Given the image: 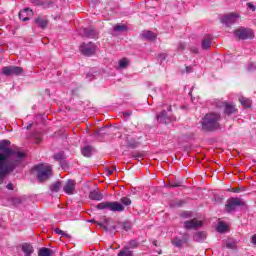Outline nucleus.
Here are the masks:
<instances>
[{
	"label": "nucleus",
	"mask_w": 256,
	"mask_h": 256,
	"mask_svg": "<svg viewBox=\"0 0 256 256\" xmlns=\"http://www.w3.org/2000/svg\"><path fill=\"white\" fill-rule=\"evenodd\" d=\"M96 46L93 43H83L80 46V51L82 55H85L86 57H91L95 53Z\"/></svg>",
	"instance_id": "1a4fd4ad"
},
{
	"label": "nucleus",
	"mask_w": 256,
	"mask_h": 256,
	"mask_svg": "<svg viewBox=\"0 0 256 256\" xmlns=\"http://www.w3.org/2000/svg\"><path fill=\"white\" fill-rule=\"evenodd\" d=\"M233 193H239V189L238 188H234L233 189Z\"/></svg>",
	"instance_id": "4d7b16f0"
},
{
	"label": "nucleus",
	"mask_w": 256,
	"mask_h": 256,
	"mask_svg": "<svg viewBox=\"0 0 256 256\" xmlns=\"http://www.w3.org/2000/svg\"><path fill=\"white\" fill-rule=\"evenodd\" d=\"M246 5H247L248 9H250L251 11H256V7L254 6L253 3L248 2Z\"/></svg>",
	"instance_id": "a19ab883"
},
{
	"label": "nucleus",
	"mask_w": 256,
	"mask_h": 256,
	"mask_svg": "<svg viewBox=\"0 0 256 256\" xmlns=\"http://www.w3.org/2000/svg\"><path fill=\"white\" fill-rule=\"evenodd\" d=\"M113 169H114V171L116 170V168H115V167H114Z\"/></svg>",
	"instance_id": "69168bd1"
},
{
	"label": "nucleus",
	"mask_w": 256,
	"mask_h": 256,
	"mask_svg": "<svg viewBox=\"0 0 256 256\" xmlns=\"http://www.w3.org/2000/svg\"><path fill=\"white\" fill-rule=\"evenodd\" d=\"M64 193L67 195H73L75 193V181L74 180H67L66 184L63 187Z\"/></svg>",
	"instance_id": "f8f14e48"
},
{
	"label": "nucleus",
	"mask_w": 256,
	"mask_h": 256,
	"mask_svg": "<svg viewBox=\"0 0 256 256\" xmlns=\"http://www.w3.org/2000/svg\"><path fill=\"white\" fill-rule=\"evenodd\" d=\"M84 37H87L88 39H97V37H99V32H97V30L91 27L85 28Z\"/></svg>",
	"instance_id": "2eb2a0df"
},
{
	"label": "nucleus",
	"mask_w": 256,
	"mask_h": 256,
	"mask_svg": "<svg viewBox=\"0 0 256 256\" xmlns=\"http://www.w3.org/2000/svg\"><path fill=\"white\" fill-rule=\"evenodd\" d=\"M127 67H129V60H127V58H124L119 61L118 69H127Z\"/></svg>",
	"instance_id": "c85d7f7f"
},
{
	"label": "nucleus",
	"mask_w": 256,
	"mask_h": 256,
	"mask_svg": "<svg viewBox=\"0 0 256 256\" xmlns=\"http://www.w3.org/2000/svg\"><path fill=\"white\" fill-rule=\"evenodd\" d=\"M224 113H226V115H233V113H237V108H235L233 104H226Z\"/></svg>",
	"instance_id": "4be33fe9"
},
{
	"label": "nucleus",
	"mask_w": 256,
	"mask_h": 256,
	"mask_svg": "<svg viewBox=\"0 0 256 256\" xmlns=\"http://www.w3.org/2000/svg\"><path fill=\"white\" fill-rule=\"evenodd\" d=\"M114 31H116V33H121L123 31H127V27H125V25L117 24L114 26Z\"/></svg>",
	"instance_id": "72a5a7b5"
},
{
	"label": "nucleus",
	"mask_w": 256,
	"mask_h": 256,
	"mask_svg": "<svg viewBox=\"0 0 256 256\" xmlns=\"http://www.w3.org/2000/svg\"><path fill=\"white\" fill-rule=\"evenodd\" d=\"M123 115H124V117H131L132 112L125 111V112H123Z\"/></svg>",
	"instance_id": "8fccbe9b"
},
{
	"label": "nucleus",
	"mask_w": 256,
	"mask_h": 256,
	"mask_svg": "<svg viewBox=\"0 0 256 256\" xmlns=\"http://www.w3.org/2000/svg\"><path fill=\"white\" fill-rule=\"evenodd\" d=\"M225 231H227V224H225V222H219L217 226V232L225 233Z\"/></svg>",
	"instance_id": "7c9ffc66"
},
{
	"label": "nucleus",
	"mask_w": 256,
	"mask_h": 256,
	"mask_svg": "<svg viewBox=\"0 0 256 256\" xmlns=\"http://www.w3.org/2000/svg\"><path fill=\"white\" fill-rule=\"evenodd\" d=\"M51 255H53V250L46 247L41 248L38 252V256H51Z\"/></svg>",
	"instance_id": "5701e85b"
},
{
	"label": "nucleus",
	"mask_w": 256,
	"mask_h": 256,
	"mask_svg": "<svg viewBox=\"0 0 256 256\" xmlns=\"http://www.w3.org/2000/svg\"><path fill=\"white\" fill-rule=\"evenodd\" d=\"M185 203L183 200H180L174 204V207H181Z\"/></svg>",
	"instance_id": "de8ad7c7"
},
{
	"label": "nucleus",
	"mask_w": 256,
	"mask_h": 256,
	"mask_svg": "<svg viewBox=\"0 0 256 256\" xmlns=\"http://www.w3.org/2000/svg\"><path fill=\"white\" fill-rule=\"evenodd\" d=\"M213 41V36L206 34L202 40V49L207 50L211 48V42Z\"/></svg>",
	"instance_id": "f3484780"
},
{
	"label": "nucleus",
	"mask_w": 256,
	"mask_h": 256,
	"mask_svg": "<svg viewBox=\"0 0 256 256\" xmlns=\"http://www.w3.org/2000/svg\"><path fill=\"white\" fill-rule=\"evenodd\" d=\"M141 35L144 39H147L148 41H154V39H157V35L152 31H143Z\"/></svg>",
	"instance_id": "412c9836"
},
{
	"label": "nucleus",
	"mask_w": 256,
	"mask_h": 256,
	"mask_svg": "<svg viewBox=\"0 0 256 256\" xmlns=\"http://www.w3.org/2000/svg\"><path fill=\"white\" fill-rule=\"evenodd\" d=\"M96 135H99V132H96Z\"/></svg>",
	"instance_id": "0e129e2a"
},
{
	"label": "nucleus",
	"mask_w": 256,
	"mask_h": 256,
	"mask_svg": "<svg viewBox=\"0 0 256 256\" xmlns=\"http://www.w3.org/2000/svg\"><path fill=\"white\" fill-rule=\"evenodd\" d=\"M128 147H131L132 149H135V147H137V144L128 142Z\"/></svg>",
	"instance_id": "603ef678"
},
{
	"label": "nucleus",
	"mask_w": 256,
	"mask_h": 256,
	"mask_svg": "<svg viewBox=\"0 0 256 256\" xmlns=\"http://www.w3.org/2000/svg\"><path fill=\"white\" fill-rule=\"evenodd\" d=\"M2 73L7 77L11 75H21L23 73V68L19 66H6L2 68Z\"/></svg>",
	"instance_id": "6e6552de"
},
{
	"label": "nucleus",
	"mask_w": 256,
	"mask_h": 256,
	"mask_svg": "<svg viewBox=\"0 0 256 256\" xmlns=\"http://www.w3.org/2000/svg\"><path fill=\"white\" fill-rule=\"evenodd\" d=\"M118 256H133V252L129 248L125 247L118 253Z\"/></svg>",
	"instance_id": "2f4dec72"
},
{
	"label": "nucleus",
	"mask_w": 256,
	"mask_h": 256,
	"mask_svg": "<svg viewBox=\"0 0 256 256\" xmlns=\"http://www.w3.org/2000/svg\"><path fill=\"white\" fill-rule=\"evenodd\" d=\"M94 223H97V225H99V223H101V222L94 221Z\"/></svg>",
	"instance_id": "680f3d73"
},
{
	"label": "nucleus",
	"mask_w": 256,
	"mask_h": 256,
	"mask_svg": "<svg viewBox=\"0 0 256 256\" xmlns=\"http://www.w3.org/2000/svg\"><path fill=\"white\" fill-rule=\"evenodd\" d=\"M59 189H61V182H55L54 184H52L50 186V191H52L53 193H59Z\"/></svg>",
	"instance_id": "c756f323"
},
{
	"label": "nucleus",
	"mask_w": 256,
	"mask_h": 256,
	"mask_svg": "<svg viewBox=\"0 0 256 256\" xmlns=\"http://www.w3.org/2000/svg\"><path fill=\"white\" fill-rule=\"evenodd\" d=\"M205 239H207V233L205 231L195 232L193 235V240L196 241V243H203Z\"/></svg>",
	"instance_id": "a211bd4d"
},
{
	"label": "nucleus",
	"mask_w": 256,
	"mask_h": 256,
	"mask_svg": "<svg viewBox=\"0 0 256 256\" xmlns=\"http://www.w3.org/2000/svg\"><path fill=\"white\" fill-rule=\"evenodd\" d=\"M134 157H135V159H143V157H145V155H143V154H136Z\"/></svg>",
	"instance_id": "864d4df0"
},
{
	"label": "nucleus",
	"mask_w": 256,
	"mask_h": 256,
	"mask_svg": "<svg viewBox=\"0 0 256 256\" xmlns=\"http://www.w3.org/2000/svg\"><path fill=\"white\" fill-rule=\"evenodd\" d=\"M31 125H32V124H29V125L26 127V129H27V130L31 129Z\"/></svg>",
	"instance_id": "13d9d810"
},
{
	"label": "nucleus",
	"mask_w": 256,
	"mask_h": 256,
	"mask_svg": "<svg viewBox=\"0 0 256 256\" xmlns=\"http://www.w3.org/2000/svg\"><path fill=\"white\" fill-rule=\"evenodd\" d=\"M226 247L227 249H235V247H237V242L235 240H227L226 241Z\"/></svg>",
	"instance_id": "473e14b6"
},
{
	"label": "nucleus",
	"mask_w": 256,
	"mask_h": 256,
	"mask_svg": "<svg viewBox=\"0 0 256 256\" xmlns=\"http://www.w3.org/2000/svg\"><path fill=\"white\" fill-rule=\"evenodd\" d=\"M185 71H186V73H193V67L186 66Z\"/></svg>",
	"instance_id": "49530a36"
},
{
	"label": "nucleus",
	"mask_w": 256,
	"mask_h": 256,
	"mask_svg": "<svg viewBox=\"0 0 256 256\" xmlns=\"http://www.w3.org/2000/svg\"><path fill=\"white\" fill-rule=\"evenodd\" d=\"M199 227H203V222L195 218L184 222V229L188 231L191 229H199Z\"/></svg>",
	"instance_id": "9d476101"
},
{
	"label": "nucleus",
	"mask_w": 256,
	"mask_h": 256,
	"mask_svg": "<svg viewBox=\"0 0 256 256\" xmlns=\"http://www.w3.org/2000/svg\"><path fill=\"white\" fill-rule=\"evenodd\" d=\"M6 189H8L9 191H13L15 189V186L13 185V183H8Z\"/></svg>",
	"instance_id": "37998d69"
},
{
	"label": "nucleus",
	"mask_w": 256,
	"mask_h": 256,
	"mask_svg": "<svg viewBox=\"0 0 256 256\" xmlns=\"http://www.w3.org/2000/svg\"><path fill=\"white\" fill-rule=\"evenodd\" d=\"M98 225H99L100 229H103L106 232L110 231V233H113V231H115L118 228L115 225L108 227L107 225H105L103 223H98Z\"/></svg>",
	"instance_id": "a878e982"
},
{
	"label": "nucleus",
	"mask_w": 256,
	"mask_h": 256,
	"mask_svg": "<svg viewBox=\"0 0 256 256\" xmlns=\"http://www.w3.org/2000/svg\"><path fill=\"white\" fill-rule=\"evenodd\" d=\"M112 173H113V171H109V172H108V175H111Z\"/></svg>",
	"instance_id": "bf43d9fd"
},
{
	"label": "nucleus",
	"mask_w": 256,
	"mask_h": 256,
	"mask_svg": "<svg viewBox=\"0 0 256 256\" xmlns=\"http://www.w3.org/2000/svg\"><path fill=\"white\" fill-rule=\"evenodd\" d=\"M168 111H171V106L169 107Z\"/></svg>",
	"instance_id": "e2e57ef3"
},
{
	"label": "nucleus",
	"mask_w": 256,
	"mask_h": 256,
	"mask_svg": "<svg viewBox=\"0 0 256 256\" xmlns=\"http://www.w3.org/2000/svg\"><path fill=\"white\" fill-rule=\"evenodd\" d=\"M171 187H180V184L179 183H173V184H171Z\"/></svg>",
	"instance_id": "6e6d98bb"
},
{
	"label": "nucleus",
	"mask_w": 256,
	"mask_h": 256,
	"mask_svg": "<svg viewBox=\"0 0 256 256\" xmlns=\"http://www.w3.org/2000/svg\"><path fill=\"white\" fill-rule=\"evenodd\" d=\"M34 23L40 27V29H47V26L49 25V20H47V17L45 16H37L34 19Z\"/></svg>",
	"instance_id": "ddd939ff"
},
{
	"label": "nucleus",
	"mask_w": 256,
	"mask_h": 256,
	"mask_svg": "<svg viewBox=\"0 0 256 256\" xmlns=\"http://www.w3.org/2000/svg\"><path fill=\"white\" fill-rule=\"evenodd\" d=\"M239 21V15L235 13H230L227 15H224L221 18V23L225 25L226 27H231V25H235Z\"/></svg>",
	"instance_id": "0eeeda50"
},
{
	"label": "nucleus",
	"mask_w": 256,
	"mask_h": 256,
	"mask_svg": "<svg viewBox=\"0 0 256 256\" xmlns=\"http://www.w3.org/2000/svg\"><path fill=\"white\" fill-rule=\"evenodd\" d=\"M89 199L92 201H103V199H105V194L97 190H93L89 193Z\"/></svg>",
	"instance_id": "dca6fc26"
},
{
	"label": "nucleus",
	"mask_w": 256,
	"mask_h": 256,
	"mask_svg": "<svg viewBox=\"0 0 256 256\" xmlns=\"http://www.w3.org/2000/svg\"><path fill=\"white\" fill-rule=\"evenodd\" d=\"M248 71H256V64L255 63L248 64Z\"/></svg>",
	"instance_id": "ea45409f"
},
{
	"label": "nucleus",
	"mask_w": 256,
	"mask_h": 256,
	"mask_svg": "<svg viewBox=\"0 0 256 256\" xmlns=\"http://www.w3.org/2000/svg\"><path fill=\"white\" fill-rule=\"evenodd\" d=\"M120 202L105 201L96 205V209H99L100 211L107 209L108 211H112L113 213H123V211H125V206L129 207V205H131V198L122 197L120 199Z\"/></svg>",
	"instance_id": "f03ea898"
},
{
	"label": "nucleus",
	"mask_w": 256,
	"mask_h": 256,
	"mask_svg": "<svg viewBox=\"0 0 256 256\" xmlns=\"http://www.w3.org/2000/svg\"><path fill=\"white\" fill-rule=\"evenodd\" d=\"M35 249L33 248V245L29 243L22 244V252L24 255H33Z\"/></svg>",
	"instance_id": "aec40b11"
},
{
	"label": "nucleus",
	"mask_w": 256,
	"mask_h": 256,
	"mask_svg": "<svg viewBox=\"0 0 256 256\" xmlns=\"http://www.w3.org/2000/svg\"><path fill=\"white\" fill-rule=\"evenodd\" d=\"M53 5L52 1H42L40 3V7H42L43 9H49L51 6Z\"/></svg>",
	"instance_id": "f704fd0d"
},
{
	"label": "nucleus",
	"mask_w": 256,
	"mask_h": 256,
	"mask_svg": "<svg viewBox=\"0 0 256 256\" xmlns=\"http://www.w3.org/2000/svg\"><path fill=\"white\" fill-rule=\"evenodd\" d=\"M12 205H14V207H19V205H21V203H23V201H25L24 197H12L10 199Z\"/></svg>",
	"instance_id": "b1692460"
},
{
	"label": "nucleus",
	"mask_w": 256,
	"mask_h": 256,
	"mask_svg": "<svg viewBox=\"0 0 256 256\" xmlns=\"http://www.w3.org/2000/svg\"><path fill=\"white\" fill-rule=\"evenodd\" d=\"M41 0H30V3H32V5H35V7H41Z\"/></svg>",
	"instance_id": "58836bf2"
},
{
	"label": "nucleus",
	"mask_w": 256,
	"mask_h": 256,
	"mask_svg": "<svg viewBox=\"0 0 256 256\" xmlns=\"http://www.w3.org/2000/svg\"><path fill=\"white\" fill-rule=\"evenodd\" d=\"M221 115L217 113H208L202 119V129L204 131H215L221 129Z\"/></svg>",
	"instance_id": "7ed1b4c3"
},
{
	"label": "nucleus",
	"mask_w": 256,
	"mask_h": 256,
	"mask_svg": "<svg viewBox=\"0 0 256 256\" xmlns=\"http://www.w3.org/2000/svg\"><path fill=\"white\" fill-rule=\"evenodd\" d=\"M25 154L21 151L13 150L11 141H0V185H3L5 177L11 175L17 167L23 165Z\"/></svg>",
	"instance_id": "f257e3e1"
},
{
	"label": "nucleus",
	"mask_w": 256,
	"mask_h": 256,
	"mask_svg": "<svg viewBox=\"0 0 256 256\" xmlns=\"http://www.w3.org/2000/svg\"><path fill=\"white\" fill-rule=\"evenodd\" d=\"M157 121L159 122V123H165V124H167V123H170V121H171V117H169L168 115H167V111H162L160 114H158L157 115Z\"/></svg>",
	"instance_id": "6ab92c4d"
},
{
	"label": "nucleus",
	"mask_w": 256,
	"mask_h": 256,
	"mask_svg": "<svg viewBox=\"0 0 256 256\" xmlns=\"http://www.w3.org/2000/svg\"><path fill=\"white\" fill-rule=\"evenodd\" d=\"M185 47H186L185 43H179L177 49L179 51H185Z\"/></svg>",
	"instance_id": "79ce46f5"
},
{
	"label": "nucleus",
	"mask_w": 256,
	"mask_h": 256,
	"mask_svg": "<svg viewBox=\"0 0 256 256\" xmlns=\"http://www.w3.org/2000/svg\"><path fill=\"white\" fill-rule=\"evenodd\" d=\"M166 59H167V54L161 53L158 55V61H160V63H163V61H165Z\"/></svg>",
	"instance_id": "4c0bfd02"
},
{
	"label": "nucleus",
	"mask_w": 256,
	"mask_h": 256,
	"mask_svg": "<svg viewBox=\"0 0 256 256\" xmlns=\"http://www.w3.org/2000/svg\"><path fill=\"white\" fill-rule=\"evenodd\" d=\"M31 15H33V10H31L30 8H25L24 10H21L18 14L19 19H21V21H29V17H31Z\"/></svg>",
	"instance_id": "4468645a"
},
{
	"label": "nucleus",
	"mask_w": 256,
	"mask_h": 256,
	"mask_svg": "<svg viewBox=\"0 0 256 256\" xmlns=\"http://www.w3.org/2000/svg\"><path fill=\"white\" fill-rule=\"evenodd\" d=\"M86 79H88V81H93V79H95V76L93 74H91V73H88L86 75Z\"/></svg>",
	"instance_id": "c03bdc74"
},
{
	"label": "nucleus",
	"mask_w": 256,
	"mask_h": 256,
	"mask_svg": "<svg viewBox=\"0 0 256 256\" xmlns=\"http://www.w3.org/2000/svg\"><path fill=\"white\" fill-rule=\"evenodd\" d=\"M32 254H24V256H31Z\"/></svg>",
	"instance_id": "052dcab7"
},
{
	"label": "nucleus",
	"mask_w": 256,
	"mask_h": 256,
	"mask_svg": "<svg viewBox=\"0 0 256 256\" xmlns=\"http://www.w3.org/2000/svg\"><path fill=\"white\" fill-rule=\"evenodd\" d=\"M54 233H56V235H61L62 237H66L67 239H69V234L65 233L63 230L59 228H55Z\"/></svg>",
	"instance_id": "c9c22d12"
},
{
	"label": "nucleus",
	"mask_w": 256,
	"mask_h": 256,
	"mask_svg": "<svg viewBox=\"0 0 256 256\" xmlns=\"http://www.w3.org/2000/svg\"><path fill=\"white\" fill-rule=\"evenodd\" d=\"M182 217H184L185 219H189V217H191V212H183Z\"/></svg>",
	"instance_id": "a18cd8bd"
},
{
	"label": "nucleus",
	"mask_w": 256,
	"mask_h": 256,
	"mask_svg": "<svg viewBox=\"0 0 256 256\" xmlns=\"http://www.w3.org/2000/svg\"><path fill=\"white\" fill-rule=\"evenodd\" d=\"M54 159L56 161H63V159H65V156L63 155V152H60L54 155Z\"/></svg>",
	"instance_id": "e433bc0d"
},
{
	"label": "nucleus",
	"mask_w": 256,
	"mask_h": 256,
	"mask_svg": "<svg viewBox=\"0 0 256 256\" xmlns=\"http://www.w3.org/2000/svg\"><path fill=\"white\" fill-rule=\"evenodd\" d=\"M82 155L84 157H91L92 153H93V147L91 146H85L84 148H82Z\"/></svg>",
	"instance_id": "393cba45"
},
{
	"label": "nucleus",
	"mask_w": 256,
	"mask_h": 256,
	"mask_svg": "<svg viewBox=\"0 0 256 256\" xmlns=\"http://www.w3.org/2000/svg\"><path fill=\"white\" fill-rule=\"evenodd\" d=\"M189 241V234L185 233L183 234L182 238L179 237H174L172 239V245H174V247H178L181 248L183 247V245H185V243H187Z\"/></svg>",
	"instance_id": "9b49d317"
},
{
	"label": "nucleus",
	"mask_w": 256,
	"mask_h": 256,
	"mask_svg": "<svg viewBox=\"0 0 256 256\" xmlns=\"http://www.w3.org/2000/svg\"><path fill=\"white\" fill-rule=\"evenodd\" d=\"M251 243H252V245H256V234L252 235Z\"/></svg>",
	"instance_id": "09e8293b"
},
{
	"label": "nucleus",
	"mask_w": 256,
	"mask_h": 256,
	"mask_svg": "<svg viewBox=\"0 0 256 256\" xmlns=\"http://www.w3.org/2000/svg\"><path fill=\"white\" fill-rule=\"evenodd\" d=\"M118 229H123V231H129L131 229V222H120L118 223Z\"/></svg>",
	"instance_id": "bb28decb"
},
{
	"label": "nucleus",
	"mask_w": 256,
	"mask_h": 256,
	"mask_svg": "<svg viewBox=\"0 0 256 256\" xmlns=\"http://www.w3.org/2000/svg\"><path fill=\"white\" fill-rule=\"evenodd\" d=\"M34 171H36V178L40 183H45V181H49L53 177V168L51 165L38 164L34 167Z\"/></svg>",
	"instance_id": "20e7f679"
},
{
	"label": "nucleus",
	"mask_w": 256,
	"mask_h": 256,
	"mask_svg": "<svg viewBox=\"0 0 256 256\" xmlns=\"http://www.w3.org/2000/svg\"><path fill=\"white\" fill-rule=\"evenodd\" d=\"M235 37L239 38L242 41H245L247 39H254L255 38V33L251 28H238L237 30L234 31Z\"/></svg>",
	"instance_id": "39448f33"
},
{
	"label": "nucleus",
	"mask_w": 256,
	"mask_h": 256,
	"mask_svg": "<svg viewBox=\"0 0 256 256\" xmlns=\"http://www.w3.org/2000/svg\"><path fill=\"white\" fill-rule=\"evenodd\" d=\"M240 103L246 109L251 108V100L249 98H245V97L240 98Z\"/></svg>",
	"instance_id": "cd10ccee"
},
{
	"label": "nucleus",
	"mask_w": 256,
	"mask_h": 256,
	"mask_svg": "<svg viewBox=\"0 0 256 256\" xmlns=\"http://www.w3.org/2000/svg\"><path fill=\"white\" fill-rule=\"evenodd\" d=\"M130 247H137V241L135 240L130 241Z\"/></svg>",
	"instance_id": "3c124183"
},
{
	"label": "nucleus",
	"mask_w": 256,
	"mask_h": 256,
	"mask_svg": "<svg viewBox=\"0 0 256 256\" xmlns=\"http://www.w3.org/2000/svg\"><path fill=\"white\" fill-rule=\"evenodd\" d=\"M245 202L241 200V198H230L226 203V211L227 213H233V211L237 210V207H244Z\"/></svg>",
	"instance_id": "423d86ee"
},
{
	"label": "nucleus",
	"mask_w": 256,
	"mask_h": 256,
	"mask_svg": "<svg viewBox=\"0 0 256 256\" xmlns=\"http://www.w3.org/2000/svg\"><path fill=\"white\" fill-rule=\"evenodd\" d=\"M192 53H199V49L197 48H191Z\"/></svg>",
	"instance_id": "5fc2aeb1"
}]
</instances>
